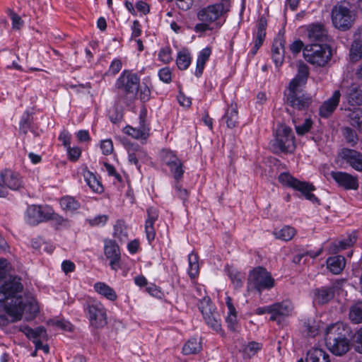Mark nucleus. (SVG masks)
Wrapping results in <instances>:
<instances>
[{"label": "nucleus", "instance_id": "obj_50", "mask_svg": "<svg viewBox=\"0 0 362 362\" xmlns=\"http://www.w3.org/2000/svg\"><path fill=\"white\" fill-rule=\"evenodd\" d=\"M162 160L168 167L176 165V162L180 160L177 156L171 151H164L162 153Z\"/></svg>", "mask_w": 362, "mask_h": 362}, {"label": "nucleus", "instance_id": "obj_18", "mask_svg": "<svg viewBox=\"0 0 362 362\" xmlns=\"http://www.w3.org/2000/svg\"><path fill=\"white\" fill-rule=\"evenodd\" d=\"M332 178L337 184L346 190L357 189L358 187V180L347 173L341 171H332L330 173Z\"/></svg>", "mask_w": 362, "mask_h": 362}, {"label": "nucleus", "instance_id": "obj_53", "mask_svg": "<svg viewBox=\"0 0 362 362\" xmlns=\"http://www.w3.org/2000/svg\"><path fill=\"white\" fill-rule=\"evenodd\" d=\"M31 124V116L28 112H25L21 119L19 123V128L21 132L24 134H26L30 129Z\"/></svg>", "mask_w": 362, "mask_h": 362}, {"label": "nucleus", "instance_id": "obj_16", "mask_svg": "<svg viewBox=\"0 0 362 362\" xmlns=\"http://www.w3.org/2000/svg\"><path fill=\"white\" fill-rule=\"evenodd\" d=\"M341 98V92L336 90L331 97L325 100L319 107L318 114L320 117L327 119L330 117L337 110Z\"/></svg>", "mask_w": 362, "mask_h": 362}, {"label": "nucleus", "instance_id": "obj_63", "mask_svg": "<svg viewBox=\"0 0 362 362\" xmlns=\"http://www.w3.org/2000/svg\"><path fill=\"white\" fill-rule=\"evenodd\" d=\"M100 148L104 155H110L113 151V144L111 139H105L101 141Z\"/></svg>", "mask_w": 362, "mask_h": 362}, {"label": "nucleus", "instance_id": "obj_60", "mask_svg": "<svg viewBox=\"0 0 362 362\" xmlns=\"http://www.w3.org/2000/svg\"><path fill=\"white\" fill-rule=\"evenodd\" d=\"M354 349L356 352L362 354V326L354 334Z\"/></svg>", "mask_w": 362, "mask_h": 362}, {"label": "nucleus", "instance_id": "obj_62", "mask_svg": "<svg viewBox=\"0 0 362 362\" xmlns=\"http://www.w3.org/2000/svg\"><path fill=\"white\" fill-rule=\"evenodd\" d=\"M226 322L227 324L228 328L232 331L235 332L237 330L238 326V315H226Z\"/></svg>", "mask_w": 362, "mask_h": 362}, {"label": "nucleus", "instance_id": "obj_32", "mask_svg": "<svg viewBox=\"0 0 362 362\" xmlns=\"http://www.w3.org/2000/svg\"><path fill=\"white\" fill-rule=\"evenodd\" d=\"M223 118L226 120L227 127L233 129L238 125V112L236 105L231 104L226 109Z\"/></svg>", "mask_w": 362, "mask_h": 362}, {"label": "nucleus", "instance_id": "obj_52", "mask_svg": "<svg viewBox=\"0 0 362 362\" xmlns=\"http://www.w3.org/2000/svg\"><path fill=\"white\" fill-rule=\"evenodd\" d=\"M278 180L283 185L293 188L298 179L293 177L288 173H282L279 175Z\"/></svg>", "mask_w": 362, "mask_h": 362}, {"label": "nucleus", "instance_id": "obj_49", "mask_svg": "<svg viewBox=\"0 0 362 362\" xmlns=\"http://www.w3.org/2000/svg\"><path fill=\"white\" fill-rule=\"evenodd\" d=\"M357 240V236L356 232H352L351 233L349 234L348 236L343 239L342 240H340L338 244L339 249L341 250H345L348 247H350L354 245Z\"/></svg>", "mask_w": 362, "mask_h": 362}, {"label": "nucleus", "instance_id": "obj_27", "mask_svg": "<svg viewBox=\"0 0 362 362\" xmlns=\"http://www.w3.org/2000/svg\"><path fill=\"white\" fill-rule=\"evenodd\" d=\"M346 259L341 255L330 257L327 259V269L334 274H340L344 269Z\"/></svg>", "mask_w": 362, "mask_h": 362}, {"label": "nucleus", "instance_id": "obj_39", "mask_svg": "<svg viewBox=\"0 0 362 362\" xmlns=\"http://www.w3.org/2000/svg\"><path fill=\"white\" fill-rule=\"evenodd\" d=\"M151 80L149 78H144L142 83H139V97L141 102L145 103L151 98Z\"/></svg>", "mask_w": 362, "mask_h": 362}, {"label": "nucleus", "instance_id": "obj_35", "mask_svg": "<svg viewBox=\"0 0 362 362\" xmlns=\"http://www.w3.org/2000/svg\"><path fill=\"white\" fill-rule=\"evenodd\" d=\"M296 234V230L291 226H284L281 229H274L273 231V235L276 239L283 240V241H288L293 238V237Z\"/></svg>", "mask_w": 362, "mask_h": 362}, {"label": "nucleus", "instance_id": "obj_44", "mask_svg": "<svg viewBox=\"0 0 362 362\" xmlns=\"http://www.w3.org/2000/svg\"><path fill=\"white\" fill-rule=\"evenodd\" d=\"M60 205L64 210L75 211L80 206L79 203L71 197H64L60 199Z\"/></svg>", "mask_w": 362, "mask_h": 362}, {"label": "nucleus", "instance_id": "obj_43", "mask_svg": "<svg viewBox=\"0 0 362 362\" xmlns=\"http://www.w3.org/2000/svg\"><path fill=\"white\" fill-rule=\"evenodd\" d=\"M267 24H258L253 30L254 42L263 45L266 37Z\"/></svg>", "mask_w": 362, "mask_h": 362}, {"label": "nucleus", "instance_id": "obj_34", "mask_svg": "<svg viewBox=\"0 0 362 362\" xmlns=\"http://www.w3.org/2000/svg\"><path fill=\"white\" fill-rule=\"evenodd\" d=\"M351 62H357L362 58V40L354 35V40L349 50Z\"/></svg>", "mask_w": 362, "mask_h": 362}, {"label": "nucleus", "instance_id": "obj_54", "mask_svg": "<svg viewBox=\"0 0 362 362\" xmlns=\"http://www.w3.org/2000/svg\"><path fill=\"white\" fill-rule=\"evenodd\" d=\"M313 122L311 119H310V118L305 119L303 124L296 125L295 128H296V133L300 136L305 134L310 130V129L313 126Z\"/></svg>", "mask_w": 362, "mask_h": 362}, {"label": "nucleus", "instance_id": "obj_46", "mask_svg": "<svg viewBox=\"0 0 362 362\" xmlns=\"http://www.w3.org/2000/svg\"><path fill=\"white\" fill-rule=\"evenodd\" d=\"M198 308L202 315H204L206 311L208 313V311L210 312L211 310H216V307L212 303L210 298L206 296L199 300Z\"/></svg>", "mask_w": 362, "mask_h": 362}, {"label": "nucleus", "instance_id": "obj_37", "mask_svg": "<svg viewBox=\"0 0 362 362\" xmlns=\"http://www.w3.org/2000/svg\"><path fill=\"white\" fill-rule=\"evenodd\" d=\"M201 349V341L197 338H191L184 344L182 353L185 355L196 354Z\"/></svg>", "mask_w": 362, "mask_h": 362}, {"label": "nucleus", "instance_id": "obj_61", "mask_svg": "<svg viewBox=\"0 0 362 362\" xmlns=\"http://www.w3.org/2000/svg\"><path fill=\"white\" fill-rule=\"evenodd\" d=\"M68 156L70 160L76 161L81 154V150L79 147H71L66 148Z\"/></svg>", "mask_w": 362, "mask_h": 362}, {"label": "nucleus", "instance_id": "obj_40", "mask_svg": "<svg viewBox=\"0 0 362 362\" xmlns=\"http://www.w3.org/2000/svg\"><path fill=\"white\" fill-rule=\"evenodd\" d=\"M198 259V255L194 252L188 255V274L191 279H195L199 274V266Z\"/></svg>", "mask_w": 362, "mask_h": 362}, {"label": "nucleus", "instance_id": "obj_64", "mask_svg": "<svg viewBox=\"0 0 362 362\" xmlns=\"http://www.w3.org/2000/svg\"><path fill=\"white\" fill-rule=\"evenodd\" d=\"M122 63L119 59H114L109 67V72L113 75L117 74L122 69Z\"/></svg>", "mask_w": 362, "mask_h": 362}, {"label": "nucleus", "instance_id": "obj_58", "mask_svg": "<svg viewBox=\"0 0 362 362\" xmlns=\"http://www.w3.org/2000/svg\"><path fill=\"white\" fill-rule=\"evenodd\" d=\"M108 220L107 215H98L93 218L88 219V222L92 226H103Z\"/></svg>", "mask_w": 362, "mask_h": 362}, {"label": "nucleus", "instance_id": "obj_23", "mask_svg": "<svg viewBox=\"0 0 362 362\" xmlns=\"http://www.w3.org/2000/svg\"><path fill=\"white\" fill-rule=\"evenodd\" d=\"M305 362H331L329 355L320 348H312L308 351Z\"/></svg>", "mask_w": 362, "mask_h": 362}, {"label": "nucleus", "instance_id": "obj_45", "mask_svg": "<svg viewBox=\"0 0 362 362\" xmlns=\"http://www.w3.org/2000/svg\"><path fill=\"white\" fill-rule=\"evenodd\" d=\"M168 168L171 173L173 174V177L175 180V182H180L185 173L183 165L181 160H178L177 162H176V165H172Z\"/></svg>", "mask_w": 362, "mask_h": 362}, {"label": "nucleus", "instance_id": "obj_59", "mask_svg": "<svg viewBox=\"0 0 362 362\" xmlns=\"http://www.w3.org/2000/svg\"><path fill=\"white\" fill-rule=\"evenodd\" d=\"M48 336L46 329L43 327H37L33 329V332L31 336L32 340L34 339H45L47 340Z\"/></svg>", "mask_w": 362, "mask_h": 362}, {"label": "nucleus", "instance_id": "obj_15", "mask_svg": "<svg viewBox=\"0 0 362 362\" xmlns=\"http://www.w3.org/2000/svg\"><path fill=\"white\" fill-rule=\"evenodd\" d=\"M48 206H40L38 205H30L28 206L25 219V221L32 226L38 224L39 223L46 221V216L47 213Z\"/></svg>", "mask_w": 362, "mask_h": 362}, {"label": "nucleus", "instance_id": "obj_31", "mask_svg": "<svg viewBox=\"0 0 362 362\" xmlns=\"http://www.w3.org/2000/svg\"><path fill=\"white\" fill-rule=\"evenodd\" d=\"M95 291L107 300L115 301L117 295L115 290L104 282H97L94 284Z\"/></svg>", "mask_w": 362, "mask_h": 362}, {"label": "nucleus", "instance_id": "obj_48", "mask_svg": "<svg viewBox=\"0 0 362 362\" xmlns=\"http://www.w3.org/2000/svg\"><path fill=\"white\" fill-rule=\"evenodd\" d=\"M343 135L348 144L354 146L358 142V136L356 132L350 127H344L343 129Z\"/></svg>", "mask_w": 362, "mask_h": 362}, {"label": "nucleus", "instance_id": "obj_12", "mask_svg": "<svg viewBox=\"0 0 362 362\" xmlns=\"http://www.w3.org/2000/svg\"><path fill=\"white\" fill-rule=\"evenodd\" d=\"M127 150L129 163L134 165L138 170H140L141 163H147L149 160L147 152L137 144L128 145Z\"/></svg>", "mask_w": 362, "mask_h": 362}, {"label": "nucleus", "instance_id": "obj_14", "mask_svg": "<svg viewBox=\"0 0 362 362\" xmlns=\"http://www.w3.org/2000/svg\"><path fill=\"white\" fill-rule=\"evenodd\" d=\"M150 128L146 120V113L141 112L139 115V124L138 127L127 126L124 129V132L136 139L146 140L149 136Z\"/></svg>", "mask_w": 362, "mask_h": 362}, {"label": "nucleus", "instance_id": "obj_51", "mask_svg": "<svg viewBox=\"0 0 362 362\" xmlns=\"http://www.w3.org/2000/svg\"><path fill=\"white\" fill-rule=\"evenodd\" d=\"M175 194L176 197H177L180 199L182 201L183 204L185 206L186 203L187 202L188 197H189V192L187 189L183 188L182 185L180 184V182H175Z\"/></svg>", "mask_w": 362, "mask_h": 362}, {"label": "nucleus", "instance_id": "obj_57", "mask_svg": "<svg viewBox=\"0 0 362 362\" xmlns=\"http://www.w3.org/2000/svg\"><path fill=\"white\" fill-rule=\"evenodd\" d=\"M47 213H49V214L46 216V221L52 220L58 225H62L64 222L66 221V220L62 216H59L58 214L55 213L52 208L49 207V206L47 209Z\"/></svg>", "mask_w": 362, "mask_h": 362}, {"label": "nucleus", "instance_id": "obj_19", "mask_svg": "<svg viewBox=\"0 0 362 362\" xmlns=\"http://www.w3.org/2000/svg\"><path fill=\"white\" fill-rule=\"evenodd\" d=\"M293 310L292 303L289 300H283L272 305V313L270 317L272 321H279L288 316Z\"/></svg>", "mask_w": 362, "mask_h": 362}, {"label": "nucleus", "instance_id": "obj_22", "mask_svg": "<svg viewBox=\"0 0 362 362\" xmlns=\"http://www.w3.org/2000/svg\"><path fill=\"white\" fill-rule=\"evenodd\" d=\"M293 189L300 192L306 199L312 202L313 203L319 204L320 201L318 198L312 193V192L315 189V187L313 185L307 182H303L297 180Z\"/></svg>", "mask_w": 362, "mask_h": 362}, {"label": "nucleus", "instance_id": "obj_7", "mask_svg": "<svg viewBox=\"0 0 362 362\" xmlns=\"http://www.w3.org/2000/svg\"><path fill=\"white\" fill-rule=\"evenodd\" d=\"M272 148L275 153H292L295 150V136L291 127L285 124L278 126Z\"/></svg>", "mask_w": 362, "mask_h": 362}, {"label": "nucleus", "instance_id": "obj_20", "mask_svg": "<svg viewBox=\"0 0 362 362\" xmlns=\"http://www.w3.org/2000/svg\"><path fill=\"white\" fill-rule=\"evenodd\" d=\"M158 218V211L153 207L147 209V218L145 221V233L146 239L149 243L155 239L156 231L154 229V223Z\"/></svg>", "mask_w": 362, "mask_h": 362}, {"label": "nucleus", "instance_id": "obj_56", "mask_svg": "<svg viewBox=\"0 0 362 362\" xmlns=\"http://www.w3.org/2000/svg\"><path fill=\"white\" fill-rule=\"evenodd\" d=\"M159 79L165 83H170L172 81V71L169 67L160 69L158 73Z\"/></svg>", "mask_w": 362, "mask_h": 362}, {"label": "nucleus", "instance_id": "obj_3", "mask_svg": "<svg viewBox=\"0 0 362 362\" xmlns=\"http://www.w3.org/2000/svg\"><path fill=\"white\" fill-rule=\"evenodd\" d=\"M350 328L341 322L327 326L325 331V341L327 347L336 356H342L350 348L348 336Z\"/></svg>", "mask_w": 362, "mask_h": 362}, {"label": "nucleus", "instance_id": "obj_26", "mask_svg": "<svg viewBox=\"0 0 362 362\" xmlns=\"http://www.w3.org/2000/svg\"><path fill=\"white\" fill-rule=\"evenodd\" d=\"M321 322L313 318L305 319L302 325V332L308 337H315L319 333Z\"/></svg>", "mask_w": 362, "mask_h": 362}, {"label": "nucleus", "instance_id": "obj_41", "mask_svg": "<svg viewBox=\"0 0 362 362\" xmlns=\"http://www.w3.org/2000/svg\"><path fill=\"white\" fill-rule=\"evenodd\" d=\"M349 319L355 324L362 322V301H358L350 308Z\"/></svg>", "mask_w": 362, "mask_h": 362}, {"label": "nucleus", "instance_id": "obj_5", "mask_svg": "<svg viewBox=\"0 0 362 362\" xmlns=\"http://www.w3.org/2000/svg\"><path fill=\"white\" fill-rule=\"evenodd\" d=\"M275 280L264 268L258 267L253 269L247 279V291H256L259 295L263 291H269L274 286Z\"/></svg>", "mask_w": 362, "mask_h": 362}, {"label": "nucleus", "instance_id": "obj_1", "mask_svg": "<svg viewBox=\"0 0 362 362\" xmlns=\"http://www.w3.org/2000/svg\"><path fill=\"white\" fill-rule=\"evenodd\" d=\"M23 290L21 279L17 276H10L0 286V305L6 313L11 317L12 322L22 318L23 313L29 314L28 318H33L39 312V306L33 299H24L18 296Z\"/></svg>", "mask_w": 362, "mask_h": 362}, {"label": "nucleus", "instance_id": "obj_38", "mask_svg": "<svg viewBox=\"0 0 362 362\" xmlns=\"http://www.w3.org/2000/svg\"><path fill=\"white\" fill-rule=\"evenodd\" d=\"M191 56L186 49H182L177 53L176 64L180 70H186L191 64Z\"/></svg>", "mask_w": 362, "mask_h": 362}, {"label": "nucleus", "instance_id": "obj_33", "mask_svg": "<svg viewBox=\"0 0 362 362\" xmlns=\"http://www.w3.org/2000/svg\"><path fill=\"white\" fill-rule=\"evenodd\" d=\"M284 45L281 40L274 41L272 47V57L276 66H281L284 62Z\"/></svg>", "mask_w": 362, "mask_h": 362}, {"label": "nucleus", "instance_id": "obj_9", "mask_svg": "<svg viewBox=\"0 0 362 362\" xmlns=\"http://www.w3.org/2000/svg\"><path fill=\"white\" fill-rule=\"evenodd\" d=\"M230 8V3L218 1L217 3L202 8L197 13L198 19L203 23L226 21Z\"/></svg>", "mask_w": 362, "mask_h": 362}, {"label": "nucleus", "instance_id": "obj_8", "mask_svg": "<svg viewBox=\"0 0 362 362\" xmlns=\"http://www.w3.org/2000/svg\"><path fill=\"white\" fill-rule=\"evenodd\" d=\"M304 59L316 66H324L331 59L332 49L326 44H311L303 49Z\"/></svg>", "mask_w": 362, "mask_h": 362}, {"label": "nucleus", "instance_id": "obj_17", "mask_svg": "<svg viewBox=\"0 0 362 362\" xmlns=\"http://www.w3.org/2000/svg\"><path fill=\"white\" fill-rule=\"evenodd\" d=\"M336 286H320L313 289L311 296L315 304L324 305L330 301L334 296Z\"/></svg>", "mask_w": 362, "mask_h": 362}, {"label": "nucleus", "instance_id": "obj_24", "mask_svg": "<svg viewBox=\"0 0 362 362\" xmlns=\"http://www.w3.org/2000/svg\"><path fill=\"white\" fill-rule=\"evenodd\" d=\"M202 316L204 322L210 328L218 333L222 332L221 318L216 309L208 311V313L206 311Z\"/></svg>", "mask_w": 362, "mask_h": 362}, {"label": "nucleus", "instance_id": "obj_13", "mask_svg": "<svg viewBox=\"0 0 362 362\" xmlns=\"http://www.w3.org/2000/svg\"><path fill=\"white\" fill-rule=\"evenodd\" d=\"M104 254L110 260V266L112 269L117 270L119 267L121 258L119 245L115 240L106 239L104 240Z\"/></svg>", "mask_w": 362, "mask_h": 362}, {"label": "nucleus", "instance_id": "obj_36", "mask_svg": "<svg viewBox=\"0 0 362 362\" xmlns=\"http://www.w3.org/2000/svg\"><path fill=\"white\" fill-rule=\"evenodd\" d=\"M225 270L227 272V275L230 278L234 287L235 288L242 287L243 281L244 279L243 274H242L236 269L229 266H226Z\"/></svg>", "mask_w": 362, "mask_h": 362}, {"label": "nucleus", "instance_id": "obj_10", "mask_svg": "<svg viewBox=\"0 0 362 362\" xmlns=\"http://www.w3.org/2000/svg\"><path fill=\"white\" fill-rule=\"evenodd\" d=\"M0 197H5L8 194V189L13 191H20L23 188V182L21 175L9 169H5L0 173Z\"/></svg>", "mask_w": 362, "mask_h": 362}, {"label": "nucleus", "instance_id": "obj_21", "mask_svg": "<svg viewBox=\"0 0 362 362\" xmlns=\"http://www.w3.org/2000/svg\"><path fill=\"white\" fill-rule=\"evenodd\" d=\"M341 157L354 169L362 171V153L355 150L344 148L341 151Z\"/></svg>", "mask_w": 362, "mask_h": 362}, {"label": "nucleus", "instance_id": "obj_55", "mask_svg": "<svg viewBox=\"0 0 362 362\" xmlns=\"http://www.w3.org/2000/svg\"><path fill=\"white\" fill-rule=\"evenodd\" d=\"M262 344L255 341L250 342L244 349V352L249 357L254 356L257 351L261 350Z\"/></svg>", "mask_w": 362, "mask_h": 362}, {"label": "nucleus", "instance_id": "obj_47", "mask_svg": "<svg viewBox=\"0 0 362 362\" xmlns=\"http://www.w3.org/2000/svg\"><path fill=\"white\" fill-rule=\"evenodd\" d=\"M172 53L173 51L170 46L166 45L161 47L158 54V60L164 64L170 63L173 60Z\"/></svg>", "mask_w": 362, "mask_h": 362}, {"label": "nucleus", "instance_id": "obj_6", "mask_svg": "<svg viewBox=\"0 0 362 362\" xmlns=\"http://www.w3.org/2000/svg\"><path fill=\"white\" fill-rule=\"evenodd\" d=\"M83 310L90 325L93 327L98 329L107 325L106 309L99 300L93 298L87 299L83 304Z\"/></svg>", "mask_w": 362, "mask_h": 362}, {"label": "nucleus", "instance_id": "obj_28", "mask_svg": "<svg viewBox=\"0 0 362 362\" xmlns=\"http://www.w3.org/2000/svg\"><path fill=\"white\" fill-rule=\"evenodd\" d=\"M348 112L346 115L351 126L362 132V109L360 107L345 108Z\"/></svg>", "mask_w": 362, "mask_h": 362}, {"label": "nucleus", "instance_id": "obj_29", "mask_svg": "<svg viewBox=\"0 0 362 362\" xmlns=\"http://www.w3.org/2000/svg\"><path fill=\"white\" fill-rule=\"evenodd\" d=\"M211 54V49L209 47H205L202 49L198 54L197 59V66L194 74L197 77H200L203 74V71L206 62L209 60Z\"/></svg>", "mask_w": 362, "mask_h": 362}, {"label": "nucleus", "instance_id": "obj_2", "mask_svg": "<svg viewBox=\"0 0 362 362\" xmlns=\"http://www.w3.org/2000/svg\"><path fill=\"white\" fill-rule=\"evenodd\" d=\"M308 74V66L301 65L296 77L290 82L288 92L285 94L286 103L293 110H305L312 103V98L300 88L307 81Z\"/></svg>", "mask_w": 362, "mask_h": 362}, {"label": "nucleus", "instance_id": "obj_30", "mask_svg": "<svg viewBox=\"0 0 362 362\" xmlns=\"http://www.w3.org/2000/svg\"><path fill=\"white\" fill-rule=\"evenodd\" d=\"M308 37L310 40H325L327 38L324 24H312L308 28Z\"/></svg>", "mask_w": 362, "mask_h": 362}, {"label": "nucleus", "instance_id": "obj_11", "mask_svg": "<svg viewBox=\"0 0 362 362\" xmlns=\"http://www.w3.org/2000/svg\"><path fill=\"white\" fill-rule=\"evenodd\" d=\"M332 23H354L357 20V13L349 3H338L331 13Z\"/></svg>", "mask_w": 362, "mask_h": 362}, {"label": "nucleus", "instance_id": "obj_4", "mask_svg": "<svg viewBox=\"0 0 362 362\" xmlns=\"http://www.w3.org/2000/svg\"><path fill=\"white\" fill-rule=\"evenodd\" d=\"M140 77L132 70H124L115 83L117 100L126 105H130L138 97Z\"/></svg>", "mask_w": 362, "mask_h": 362}, {"label": "nucleus", "instance_id": "obj_42", "mask_svg": "<svg viewBox=\"0 0 362 362\" xmlns=\"http://www.w3.org/2000/svg\"><path fill=\"white\" fill-rule=\"evenodd\" d=\"M85 180L93 192L98 193L103 192V188L102 185L92 173L88 172L87 174L85 175Z\"/></svg>", "mask_w": 362, "mask_h": 362}, {"label": "nucleus", "instance_id": "obj_25", "mask_svg": "<svg viewBox=\"0 0 362 362\" xmlns=\"http://www.w3.org/2000/svg\"><path fill=\"white\" fill-rule=\"evenodd\" d=\"M344 98L351 106H360L362 105V90L356 86L347 88Z\"/></svg>", "mask_w": 362, "mask_h": 362}]
</instances>
